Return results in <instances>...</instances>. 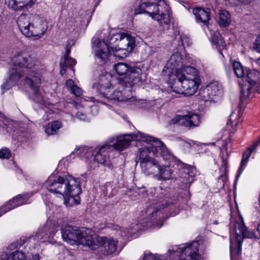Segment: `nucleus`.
<instances>
[{
  "label": "nucleus",
  "mask_w": 260,
  "mask_h": 260,
  "mask_svg": "<svg viewBox=\"0 0 260 260\" xmlns=\"http://www.w3.org/2000/svg\"><path fill=\"white\" fill-rule=\"evenodd\" d=\"M62 126L61 123L59 121H54L49 123L45 126V131L48 135H54Z\"/></svg>",
  "instance_id": "nucleus-33"
},
{
  "label": "nucleus",
  "mask_w": 260,
  "mask_h": 260,
  "mask_svg": "<svg viewBox=\"0 0 260 260\" xmlns=\"http://www.w3.org/2000/svg\"><path fill=\"white\" fill-rule=\"evenodd\" d=\"M37 0H5V4L10 9L18 11L31 6Z\"/></svg>",
  "instance_id": "nucleus-26"
},
{
  "label": "nucleus",
  "mask_w": 260,
  "mask_h": 260,
  "mask_svg": "<svg viewBox=\"0 0 260 260\" xmlns=\"http://www.w3.org/2000/svg\"><path fill=\"white\" fill-rule=\"evenodd\" d=\"M179 144L184 149H189L191 147V143L182 140H179Z\"/></svg>",
  "instance_id": "nucleus-38"
},
{
  "label": "nucleus",
  "mask_w": 260,
  "mask_h": 260,
  "mask_svg": "<svg viewBox=\"0 0 260 260\" xmlns=\"http://www.w3.org/2000/svg\"><path fill=\"white\" fill-rule=\"evenodd\" d=\"M193 59L177 50L171 55L162 71L169 80L171 91L188 96L198 90L201 79L198 71L191 66Z\"/></svg>",
  "instance_id": "nucleus-2"
},
{
  "label": "nucleus",
  "mask_w": 260,
  "mask_h": 260,
  "mask_svg": "<svg viewBox=\"0 0 260 260\" xmlns=\"http://www.w3.org/2000/svg\"><path fill=\"white\" fill-rule=\"evenodd\" d=\"M65 161L64 160H61L59 162V167L61 166L62 165L64 164Z\"/></svg>",
  "instance_id": "nucleus-48"
},
{
  "label": "nucleus",
  "mask_w": 260,
  "mask_h": 260,
  "mask_svg": "<svg viewBox=\"0 0 260 260\" xmlns=\"http://www.w3.org/2000/svg\"><path fill=\"white\" fill-rule=\"evenodd\" d=\"M201 122L200 115L196 113L188 111L183 115H177L170 121V125L177 124L186 127L198 126Z\"/></svg>",
  "instance_id": "nucleus-15"
},
{
  "label": "nucleus",
  "mask_w": 260,
  "mask_h": 260,
  "mask_svg": "<svg viewBox=\"0 0 260 260\" xmlns=\"http://www.w3.org/2000/svg\"><path fill=\"white\" fill-rule=\"evenodd\" d=\"M152 140V137L138 132L115 138H110L106 142L109 146L113 147L112 151L114 150L121 151L127 148L132 140L146 142L147 141Z\"/></svg>",
  "instance_id": "nucleus-14"
},
{
  "label": "nucleus",
  "mask_w": 260,
  "mask_h": 260,
  "mask_svg": "<svg viewBox=\"0 0 260 260\" xmlns=\"http://www.w3.org/2000/svg\"><path fill=\"white\" fill-rule=\"evenodd\" d=\"M221 148L220 157L222 161L221 167L219 168V170L222 174L219 176V180H221L223 182L222 186H224V182L227 179L226 174L228 173V162L227 159L228 158V153L227 152L226 145L228 144L226 141H221Z\"/></svg>",
  "instance_id": "nucleus-23"
},
{
  "label": "nucleus",
  "mask_w": 260,
  "mask_h": 260,
  "mask_svg": "<svg viewBox=\"0 0 260 260\" xmlns=\"http://www.w3.org/2000/svg\"><path fill=\"white\" fill-rule=\"evenodd\" d=\"M71 91L74 95H75L77 96H80L82 93L81 89L77 86L76 85L74 86V87H73Z\"/></svg>",
  "instance_id": "nucleus-37"
},
{
  "label": "nucleus",
  "mask_w": 260,
  "mask_h": 260,
  "mask_svg": "<svg viewBox=\"0 0 260 260\" xmlns=\"http://www.w3.org/2000/svg\"><path fill=\"white\" fill-rule=\"evenodd\" d=\"M45 185L49 191L61 195L64 199V204L66 206H71L73 203H80L79 195L82 190L78 178L69 175L51 174L46 181Z\"/></svg>",
  "instance_id": "nucleus-3"
},
{
  "label": "nucleus",
  "mask_w": 260,
  "mask_h": 260,
  "mask_svg": "<svg viewBox=\"0 0 260 260\" xmlns=\"http://www.w3.org/2000/svg\"><path fill=\"white\" fill-rule=\"evenodd\" d=\"M113 69L119 76V86L131 88L142 80V71L141 68L129 66L124 62H119L113 66Z\"/></svg>",
  "instance_id": "nucleus-9"
},
{
  "label": "nucleus",
  "mask_w": 260,
  "mask_h": 260,
  "mask_svg": "<svg viewBox=\"0 0 260 260\" xmlns=\"http://www.w3.org/2000/svg\"><path fill=\"white\" fill-rule=\"evenodd\" d=\"M18 173L19 174H21L22 173V170L20 169L18 170Z\"/></svg>",
  "instance_id": "nucleus-51"
},
{
  "label": "nucleus",
  "mask_w": 260,
  "mask_h": 260,
  "mask_svg": "<svg viewBox=\"0 0 260 260\" xmlns=\"http://www.w3.org/2000/svg\"><path fill=\"white\" fill-rule=\"evenodd\" d=\"M0 260H40L38 254H32L26 259L25 254L21 251L12 253H3L0 255Z\"/></svg>",
  "instance_id": "nucleus-25"
},
{
  "label": "nucleus",
  "mask_w": 260,
  "mask_h": 260,
  "mask_svg": "<svg viewBox=\"0 0 260 260\" xmlns=\"http://www.w3.org/2000/svg\"><path fill=\"white\" fill-rule=\"evenodd\" d=\"M246 80L249 85L246 89L243 88L241 89V94L244 98L249 97L250 91L252 88H256L257 83L259 80V72L256 70H249L247 71Z\"/></svg>",
  "instance_id": "nucleus-21"
},
{
  "label": "nucleus",
  "mask_w": 260,
  "mask_h": 260,
  "mask_svg": "<svg viewBox=\"0 0 260 260\" xmlns=\"http://www.w3.org/2000/svg\"><path fill=\"white\" fill-rule=\"evenodd\" d=\"M199 243L197 241L184 244L181 246H174L169 249L167 255L170 257L178 256L179 260H203L198 253Z\"/></svg>",
  "instance_id": "nucleus-13"
},
{
  "label": "nucleus",
  "mask_w": 260,
  "mask_h": 260,
  "mask_svg": "<svg viewBox=\"0 0 260 260\" xmlns=\"http://www.w3.org/2000/svg\"><path fill=\"white\" fill-rule=\"evenodd\" d=\"M11 155V151L7 148H3L0 150V158L1 159H8Z\"/></svg>",
  "instance_id": "nucleus-36"
},
{
  "label": "nucleus",
  "mask_w": 260,
  "mask_h": 260,
  "mask_svg": "<svg viewBox=\"0 0 260 260\" xmlns=\"http://www.w3.org/2000/svg\"><path fill=\"white\" fill-rule=\"evenodd\" d=\"M211 41L212 44L214 46L219 52L223 50L225 45L224 41L221 35L218 32H214L211 37ZM222 55V53L220 52Z\"/></svg>",
  "instance_id": "nucleus-31"
},
{
  "label": "nucleus",
  "mask_w": 260,
  "mask_h": 260,
  "mask_svg": "<svg viewBox=\"0 0 260 260\" xmlns=\"http://www.w3.org/2000/svg\"><path fill=\"white\" fill-rule=\"evenodd\" d=\"M90 232L89 229H78L70 225L65 226L61 229L62 238L68 243L81 244L93 248V242Z\"/></svg>",
  "instance_id": "nucleus-10"
},
{
  "label": "nucleus",
  "mask_w": 260,
  "mask_h": 260,
  "mask_svg": "<svg viewBox=\"0 0 260 260\" xmlns=\"http://www.w3.org/2000/svg\"><path fill=\"white\" fill-rule=\"evenodd\" d=\"M77 117L82 121H89L88 118L83 113L78 112L76 114Z\"/></svg>",
  "instance_id": "nucleus-39"
},
{
  "label": "nucleus",
  "mask_w": 260,
  "mask_h": 260,
  "mask_svg": "<svg viewBox=\"0 0 260 260\" xmlns=\"http://www.w3.org/2000/svg\"><path fill=\"white\" fill-rule=\"evenodd\" d=\"M233 69L235 74L239 78H243L245 75V69L239 61H235L233 63Z\"/></svg>",
  "instance_id": "nucleus-34"
},
{
  "label": "nucleus",
  "mask_w": 260,
  "mask_h": 260,
  "mask_svg": "<svg viewBox=\"0 0 260 260\" xmlns=\"http://www.w3.org/2000/svg\"><path fill=\"white\" fill-rule=\"evenodd\" d=\"M17 25L21 33L26 37L41 38L47 28V21L44 17L31 14H23L17 20Z\"/></svg>",
  "instance_id": "nucleus-7"
},
{
  "label": "nucleus",
  "mask_w": 260,
  "mask_h": 260,
  "mask_svg": "<svg viewBox=\"0 0 260 260\" xmlns=\"http://www.w3.org/2000/svg\"><path fill=\"white\" fill-rule=\"evenodd\" d=\"M161 152H164L162 159L159 164V168L157 172L159 177L162 180H169L173 176V170L172 167L175 164H177L181 169H183V178L184 183L190 184L193 180L196 175V169L192 167L185 164L176 158L168 149L167 147L161 148Z\"/></svg>",
  "instance_id": "nucleus-5"
},
{
  "label": "nucleus",
  "mask_w": 260,
  "mask_h": 260,
  "mask_svg": "<svg viewBox=\"0 0 260 260\" xmlns=\"http://www.w3.org/2000/svg\"><path fill=\"white\" fill-rule=\"evenodd\" d=\"M111 77L110 74L106 73L101 75L98 78V80L93 84V88L105 98H117L116 96V93H111L110 90H112L110 79ZM118 93L119 92H117Z\"/></svg>",
  "instance_id": "nucleus-16"
},
{
  "label": "nucleus",
  "mask_w": 260,
  "mask_h": 260,
  "mask_svg": "<svg viewBox=\"0 0 260 260\" xmlns=\"http://www.w3.org/2000/svg\"><path fill=\"white\" fill-rule=\"evenodd\" d=\"M70 53V49H66V54L64 55V57H66V56H68V57H69V55Z\"/></svg>",
  "instance_id": "nucleus-45"
},
{
  "label": "nucleus",
  "mask_w": 260,
  "mask_h": 260,
  "mask_svg": "<svg viewBox=\"0 0 260 260\" xmlns=\"http://www.w3.org/2000/svg\"><path fill=\"white\" fill-rule=\"evenodd\" d=\"M233 115V114H231L230 116H229V120L230 122H232V116Z\"/></svg>",
  "instance_id": "nucleus-50"
},
{
  "label": "nucleus",
  "mask_w": 260,
  "mask_h": 260,
  "mask_svg": "<svg viewBox=\"0 0 260 260\" xmlns=\"http://www.w3.org/2000/svg\"><path fill=\"white\" fill-rule=\"evenodd\" d=\"M82 100L86 101H91V102H94V100H95V99L93 97L88 98L87 99H86V98H82Z\"/></svg>",
  "instance_id": "nucleus-44"
},
{
  "label": "nucleus",
  "mask_w": 260,
  "mask_h": 260,
  "mask_svg": "<svg viewBox=\"0 0 260 260\" xmlns=\"http://www.w3.org/2000/svg\"><path fill=\"white\" fill-rule=\"evenodd\" d=\"M145 13L158 22L164 29L170 27V8L166 0H148L141 4L135 10L136 15Z\"/></svg>",
  "instance_id": "nucleus-6"
},
{
  "label": "nucleus",
  "mask_w": 260,
  "mask_h": 260,
  "mask_svg": "<svg viewBox=\"0 0 260 260\" xmlns=\"http://www.w3.org/2000/svg\"><path fill=\"white\" fill-rule=\"evenodd\" d=\"M210 144H211V145H214V143H210Z\"/></svg>",
  "instance_id": "nucleus-53"
},
{
  "label": "nucleus",
  "mask_w": 260,
  "mask_h": 260,
  "mask_svg": "<svg viewBox=\"0 0 260 260\" xmlns=\"http://www.w3.org/2000/svg\"><path fill=\"white\" fill-rule=\"evenodd\" d=\"M218 23L220 26L226 27L231 23V17L230 13L225 10H222L219 13Z\"/></svg>",
  "instance_id": "nucleus-32"
},
{
  "label": "nucleus",
  "mask_w": 260,
  "mask_h": 260,
  "mask_svg": "<svg viewBox=\"0 0 260 260\" xmlns=\"http://www.w3.org/2000/svg\"><path fill=\"white\" fill-rule=\"evenodd\" d=\"M56 231L54 226L51 227L46 224L39 229L38 233L35 236L30 237L29 239L30 241L34 240L45 242L47 239L53 237Z\"/></svg>",
  "instance_id": "nucleus-24"
},
{
  "label": "nucleus",
  "mask_w": 260,
  "mask_h": 260,
  "mask_svg": "<svg viewBox=\"0 0 260 260\" xmlns=\"http://www.w3.org/2000/svg\"><path fill=\"white\" fill-rule=\"evenodd\" d=\"M234 229L235 238L238 243L237 254H239L241 252V246L243 239L253 238L255 237V234L253 232L248 230L244 223L243 218L241 216L235 221Z\"/></svg>",
  "instance_id": "nucleus-17"
},
{
  "label": "nucleus",
  "mask_w": 260,
  "mask_h": 260,
  "mask_svg": "<svg viewBox=\"0 0 260 260\" xmlns=\"http://www.w3.org/2000/svg\"><path fill=\"white\" fill-rule=\"evenodd\" d=\"M97 242L99 251L103 254H113L117 249L118 241L113 238L99 237L97 239Z\"/></svg>",
  "instance_id": "nucleus-20"
},
{
  "label": "nucleus",
  "mask_w": 260,
  "mask_h": 260,
  "mask_svg": "<svg viewBox=\"0 0 260 260\" xmlns=\"http://www.w3.org/2000/svg\"><path fill=\"white\" fill-rule=\"evenodd\" d=\"M251 90H253V91H257V92H259L260 93V81L258 82L257 83V87H256V88H252V89Z\"/></svg>",
  "instance_id": "nucleus-43"
},
{
  "label": "nucleus",
  "mask_w": 260,
  "mask_h": 260,
  "mask_svg": "<svg viewBox=\"0 0 260 260\" xmlns=\"http://www.w3.org/2000/svg\"><path fill=\"white\" fill-rule=\"evenodd\" d=\"M92 51L100 62H105L108 60L109 55L112 53L116 57L123 58L126 57L132 52L130 48L121 47L117 45H110L105 41L97 38L92 40Z\"/></svg>",
  "instance_id": "nucleus-8"
},
{
  "label": "nucleus",
  "mask_w": 260,
  "mask_h": 260,
  "mask_svg": "<svg viewBox=\"0 0 260 260\" xmlns=\"http://www.w3.org/2000/svg\"><path fill=\"white\" fill-rule=\"evenodd\" d=\"M151 216L147 221L142 223H133L129 229L122 228L120 229V234L122 237H128L135 234L136 232L142 230L146 229L150 226V222L154 227L160 228L162 225V222L166 219L164 213L159 209H155L152 213Z\"/></svg>",
  "instance_id": "nucleus-12"
},
{
  "label": "nucleus",
  "mask_w": 260,
  "mask_h": 260,
  "mask_svg": "<svg viewBox=\"0 0 260 260\" xmlns=\"http://www.w3.org/2000/svg\"><path fill=\"white\" fill-rule=\"evenodd\" d=\"M109 42L110 45H117L121 47L130 48L131 50L135 45V37L128 33L120 32L113 34Z\"/></svg>",
  "instance_id": "nucleus-18"
},
{
  "label": "nucleus",
  "mask_w": 260,
  "mask_h": 260,
  "mask_svg": "<svg viewBox=\"0 0 260 260\" xmlns=\"http://www.w3.org/2000/svg\"><path fill=\"white\" fill-rule=\"evenodd\" d=\"M258 143L259 142H255L252 147L247 149L243 153L242 159L241 160L240 165L237 172V177L240 176V175L243 172V170L246 168L248 161L249 160V158L251 155L252 151L256 148V147L258 145Z\"/></svg>",
  "instance_id": "nucleus-29"
},
{
  "label": "nucleus",
  "mask_w": 260,
  "mask_h": 260,
  "mask_svg": "<svg viewBox=\"0 0 260 260\" xmlns=\"http://www.w3.org/2000/svg\"><path fill=\"white\" fill-rule=\"evenodd\" d=\"M113 147L109 146L107 142L99 147L95 154L92 152V149L87 147L82 146L76 148L72 153H75L81 157L84 156L91 162L93 160L98 164H103L108 167L110 166L109 153L112 151Z\"/></svg>",
  "instance_id": "nucleus-11"
},
{
  "label": "nucleus",
  "mask_w": 260,
  "mask_h": 260,
  "mask_svg": "<svg viewBox=\"0 0 260 260\" xmlns=\"http://www.w3.org/2000/svg\"><path fill=\"white\" fill-rule=\"evenodd\" d=\"M60 68H61L60 74H61V75H63V74L65 73V69H64V68H65L66 67H63V68H62L60 67Z\"/></svg>",
  "instance_id": "nucleus-46"
},
{
  "label": "nucleus",
  "mask_w": 260,
  "mask_h": 260,
  "mask_svg": "<svg viewBox=\"0 0 260 260\" xmlns=\"http://www.w3.org/2000/svg\"><path fill=\"white\" fill-rule=\"evenodd\" d=\"M152 140L147 141V146L139 149L138 161L142 172L146 175H156L164 152L161 148L165 144L159 139L153 137Z\"/></svg>",
  "instance_id": "nucleus-4"
},
{
  "label": "nucleus",
  "mask_w": 260,
  "mask_h": 260,
  "mask_svg": "<svg viewBox=\"0 0 260 260\" xmlns=\"http://www.w3.org/2000/svg\"><path fill=\"white\" fill-rule=\"evenodd\" d=\"M29 196L28 194L18 195L9 201L0 208V216L15 208L28 203Z\"/></svg>",
  "instance_id": "nucleus-22"
},
{
  "label": "nucleus",
  "mask_w": 260,
  "mask_h": 260,
  "mask_svg": "<svg viewBox=\"0 0 260 260\" xmlns=\"http://www.w3.org/2000/svg\"><path fill=\"white\" fill-rule=\"evenodd\" d=\"M66 86L71 90L75 85L72 80L69 79L66 81Z\"/></svg>",
  "instance_id": "nucleus-41"
},
{
  "label": "nucleus",
  "mask_w": 260,
  "mask_h": 260,
  "mask_svg": "<svg viewBox=\"0 0 260 260\" xmlns=\"http://www.w3.org/2000/svg\"><path fill=\"white\" fill-rule=\"evenodd\" d=\"M240 3L247 5L251 3L252 2H253L254 0H237Z\"/></svg>",
  "instance_id": "nucleus-42"
},
{
  "label": "nucleus",
  "mask_w": 260,
  "mask_h": 260,
  "mask_svg": "<svg viewBox=\"0 0 260 260\" xmlns=\"http://www.w3.org/2000/svg\"><path fill=\"white\" fill-rule=\"evenodd\" d=\"M178 43V50L180 51L184 50L186 46H188L190 44V41L188 37L186 35H181L179 32H175L174 43Z\"/></svg>",
  "instance_id": "nucleus-30"
},
{
  "label": "nucleus",
  "mask_w": 260,
  "mask_h": 260,
  "mask_svg": "<svg viewBox=\"0 0 260 260\" xmlns=\"http://www.w3.org/2000/svg\"><path fill=\"white\" fill-rule=\"evenodd\" d=\"M39 61L25 51H20L16 54L12 59V68L10 70L9 76L6 81L2 84L1 89L4 93L15 85L26 72L24 83L28 85L32 90V99L39 104L46 114V119H49L52 111L47 105V102L44 91L40 88L41 73L37 72Z\"/></svg>",
  "instance_id": "nucleus-1"
},
{
  "label": "nucleus",
  "mask_w": 260,
  "mask_h": 260,
  "mask_svg": "<svg viewBox=\"0 0 260 260\" xmlns=\"http://www.w3.org/2000/svg\"><path fill=\"white\" fill-rule=\"evenodd\" d=\"M255 63L259 66H260V57L256 60Z\"/></svg>",
  "instance_id": "nucleus-47"
},
{
  "label": "nucleus",
  "mask_w": 260,
  "mask_h": 260,
  "mask_svg": "<svg viewBox=\"0 0 260 260\" xmlns=\"http://www.w3.org/2000/svg\"><path fill=\"white\" fill-rule=\"evenodd\" d=\"M118 90H110L111 93H114L115 92H119L118 93H116V96L117 97L116 99L113 98H107L110 100H113L115 102H127V101H133L134 98L132 95L131 93V88H128V89H125L123 90H119L120 87H118ZM112 89L113 88H112Z\"/></svg>",
  "instance_id": "nucleus-27"
},
{
  "label": "nucleus",
  "mask_w": 260,
  "mask_h": 260,
  "mask_svg": "<svg viewBox=\"0 0 260 260\" xmlns=\"http://www.w3.org/2000/svg\"><path fill=\"white\" fill-rule=\"evenodd\" d=\"M159 188H160V187H159V188H157V189H156V188H154V189H153V190H155L156 189H159Z\"/></svg>",
  "instance_id": "nucleus-52"
},
{
  "label": "nucleus",
  "mask_w": 260,
  "mask_h": 260,
  "mask_svg": "<svg viewBox=\"0 0 260 260\" xmlns=\"http://www.w3.org/2000/svg\"><path fill=\"white\" fill-rule=\"evenodd\" d=\"M254 48L255 50L257 52H260V34L257 37L255 43Z\"/></svg>",
  "instance_id": "nucleus-40"
},
{
  "label": "nucleus",
  "mask_w": 260,
  "mask_h": 260,
  "mask_svg": "<svg viewBox=\"0 0 260 260\" xmlns=\"http://www.w3.org/2000/svg\"><path fill=\"white\" fill-rule=\"evenodd\" d=\"M71 45L70 44H68L66 46V49H71Z\"/></svg>",
  "instance_id": "nucleus-49"
},
{
  "label": "nucleus",
  "mask_w": 260,
  "mask_h": 260,
  "mask_svg": "<svg viewBox=\"0 0 260 260\" xmlns=\"http://www.w3.org/2000/svg\"><path fill=\"white\" fill-rule=\"evenodd\" d=\"M222 93V87L217 81H212L200 92L202 99L204 101H210Z\"/></svg>",
  "instance_id": "nucleus-19"
},
{
  "label": "nucleus",
  "mask_w": 260,
  "mask_h": 260,
  "mask_svg": "<svg viewBox=\"0 0 260 260\" xmlns=\"http://www.w3.org/2000/svg\"><path fill=\"white\" fill-rule=\"evenodd\" d=\"M76 63L75 59L68 56L61 58L60 61V66L62 68L63 67H72Z\"/></svg>",
  "instance_id": "nucleus-35"
},
{
  "label": "nucleus",
  "mask_w": 260,
  "mask_h": 260,
  "mask_svg": "<svg viewBox=\"0 0 260 260\" xmlns=\"http://www.w3.org/2000/svg\"><path fill=\"white\" fill-rule=\"evenodd\" d=\"M192 13L195 16L197 22L206 24L210 19V10L208 9H204L197 7L193 9Z\"/></svg>",
  "instance_id": "nucleus-28"
}]
</instances>
